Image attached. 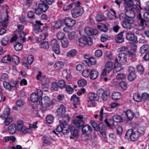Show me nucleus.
Returning <instances> with one entry per match:
<instances>
[{"mask_svg":"<svg viewBox=\"0 0 149 149\" xmlns=\"http://www.w3.org/2000/svg\"><path fill=\"white\" fill-rule=\"evenodd\" d=\"M3 120H5L3 122V123L6 126L8 125L13 120V118L10 117H8L7 118H6V119H4Z\"/></svg>","mask_w":149,"mask_h":149,"instance_id":"43","label":"nucleus"},{"mask_svg":"<svg viewBox=\"0 0 149 149\" xmlns=\"http://www.w3.org/2000/svg\"><path fill=\"white\" fill-rule=\"evenodd\" d=\"M50 45L53 50L56 54L58 55L60 53V48L59 44L56 39L52 40L50 42Z\"/></svg>","mask_w":149,"mask_h":149,"instance_id":"8","label":"nucleus"},{"mask_svg":"<svg viewBox=\"0 0 149 149\" xmlns=\"http://www.w3.org/2000/svg\"><path fill=\"white\" fill-rule=\"evenodd\" d=\"M63 21L61 20H58L56 22L54 26L56 29H58L60 28L63 23Z\"/></svg>","mask_w":149,"mask_h":149,"instance_id":"61","label":"nucleus"},{"mask_svg":"<svg viewBox=\"0 0 149 149\" xmlns=\"http://www.w3.org/2000/svg\"><path fill=\"white\" fill-rule=\"evenodd\" d=\"M90 78L91 79L94 80L96 79L98 76V72L95 70H92L90 72Z\"/></svg>","mask_w":149,"mask_h":149,"instance_id":"29","label":"nucleus"},{"mask_svg":"<svg viewBox=\"0 0 149 149\" xmlns=\"http://www.w3.org/2000/svg\"><path fill=\"white\" fill-rule=\"evenodd\" d=\"M137 71L140 75H142L145 71L144 68L141 64H138L136 66Z\"/></svg>","mask_w":149,"mask_h":149,"instance_id":"27","label":"nucleus"},{"mask_svg":"<svg viewBox=\"0 0 149 149\" xmlns=\"http://www.w3.org/2000/svg\"><path fill=\"white\" fill-rule=\"evenodd\" d=\"M41 83L44 86L48 85L50 82L49 79L45 76H43L41 79Z\"/></svg>","mask_w":149,"mask_h":149,"instance_id":"33","label":"nucleus"},{"mask_svg":"<svg viewBox=\"0 0 149 149\" xmlns=\"http://www.w3.org/2000/svg\"><path fill=\"white\" fill-rule=\"evenodd\" d=\"M65 88L68 94L72 93L74 91L73 88L70 85H67Z\"/></svg>","mask_w":149,"mask_h":149,"instance_id":"54","label":"nucleus"},{"mask_svg":"<svg viewBox=\"0 0 149 149\" xmlns=\"http://www.w3.org/2000/svg\"><path fill=\"white\" fill-rule=\"evenodd\" d=\"M31 100L32 102L34 103L39 101V104L41 105L42 104H45V103H47L48 101V97L45 96L42 100L41 96H39L38 94L35 93H32L31 94Z\"/></svg>","mask_w":149,"mask_h":149,"instance_id":"4","label":"nucleus"},{"mask_svg":"<svg viewBox=\"0 0 149 149\" xmlns=\"http://www.w3.org/2000/svg\"><path fill=\"white\" fill-rule=\"evenodd\" d=\"M80 4L79 1L71 4V6L72 7L71 13L73 17L76 18L81 15L83 13L84 10L81 6H80Z\"/></svg>","mask_w":149,"mask_h":149,"instance_id":"2","label":"nucleus"},{"mask_svg":"<svg viewBox=\"0 0 149 149\" xmlns=\"http://www.w3.org/2000/svg\"><path fill=\"white\" fill-rule=\"evenodd\" d=\"M63 66V63L61 61L56 62L54 65V67L55 68L58 70L61 69Z\"/></svg>","mask_w":149,"mask_h":149,"instance_id":"49","label":"nucleus"},{"mask_svg":"<svg viewBox=\"0 0 149 149\" xmlns=\"http://www.w3.org/2000/svg\"><path fill=\"white\" fill-rule=\"evenodd\" d=\"M110 93L109 90L107 89L104 91L102 88L99 89L97 91L99 96H100L102 100L104 101L107 100L109 98Z\"/></svg>","mask_w":149,"mask_h":149,"instance_id":"7","label":"nucleus"},{"mask_svg":"<svg viewBox=\"0 0 149 149\" xmlns=\"http://www.w3.org/2000/svg\"><path fill=\"white\" fill-rule=\"evenodd\" d=\"M124 32V31L120 32L118 34L117 36L115 38V40L116 42L121 43L124 41V40L123 38V34Z\"/></svg>","mask_w":149,"mask_h":149,"instance_id":"20","label":"nucleus"},{"mask_svg":"<svg viewBox=\"0 0 149 149\" xmlns=\"http://www.w3.org/2000/svg\"><path fill=\"white\" fill-rule=\"evenodd\" d=\"M3 84L4 87L9 91H10L13 88L15 87L16 86L15 84L13 82H10L9 83L5 81H3Z\"/></svg>","mask_w":149,"mask_h":149,"instance_id":"18","label":"nucleus"},{"mask_svg":"<svg viewBox=\"0 0 149 149\" xmlns=\"http://www.w3.org/2000/svg\"><path fill=\"white\" fill-rule=\"evenodd\" d=\"M149 49V46L148 45H142L140 48L139 51L141 54H143L147 52Z\"/></svg>","mask_w":149,"mask_h":149,"instance_id":"37","label":"nucleus"},{"mask_svg":"<svg viewBox=\"0 0 149 149\" xmlns=\"http://www.w3.org/2000/svg\"><path fill=\"white\" fill-rule=\"evenodd\" d=\"M85 32L88 35H96L98 33L97 29H93L92 28L88 27L84 29Z\"/></svg>","mask_w":149,"mask_h":149,"instance_id":"15","label":"nucleus"},{"mask_svg":"<svg viewBox=\"0 0 149 149\" xmlns=\"http://www.w3.org/2000/svg\"><path fill=\"white\" fill-rule=\"evenodd\" d=\"M135 0L138 3L137 4L136 3V5H135L134 1L132 0H131V18H134L135 16V11L134 9L136 10V9L138 8V7L140 9H142V8L141 7L140 5V0Z\"/></svg>","mask_w":149,"mask_h":149,"instance_id":"9","label":"nucleus"},{"mask_svg":"<svg viewBox=\"0 0 149 149\" xmlns=\"http://www.w3.org/2000/svg\"><path fill=\"white\" fill-rule=\"evenodd\" d=\"M23 46L22 45L21 43H19L14 46V47L16 51H20L22 49Z\"/></svg>","mask_w":149,"mask_h":149,"instance_id":"58","label":"nucleus"},{"mask_svg":"<svg viewBox=\"0 0 149 149\" xmlns=\"http://www.w3.org/2000/svg\"><path fill=\"white\" fill-rule=\"evenodd\" d=\"M70 117L68 115H65L63 117L62 120L61 121V123L62 124H64V125L67 124V123L69 121Z\"/></svg>","mask_w":149,"mask_h":149,"instance_id":"44","label":"nucleus"},{"mask_svg":"<svg viewBox=\"0 0 149 149\" xmlns=\"http://www.w3.org/2000/svg\"><path fill=\"white\" fill-rule=\"evenodd\" d=\"M10 113V109L6 108L5 109L3 113L1 115L0 117L3 119H6V118L8 117Z\"/></svg>","mask_w":149,"mask_h":149,"instance_id":"21","label":"nucleus"},{"mask_svg":"<svg viewBox=\"0 0 149 149\" xmlns=\"http://www.w3.org/2000/svg\"><path fill=\"white\" fill-rule=\"evenodd\" d=\"M39 46L42 48L48 49L49 47V45L48 42L44 41L39 44Z\"/></svg>","mask_w":149,"mask_h":149,"instance_id":"38","label":"nucleus"},{"mask_svg":"<svg viewBox=\"0 0 149 149\" xmlns=\"http://www.w3.org/2000/svg\"><path fill=\"white\" fill-rule=\"evenodd\" d=\"M104 121L108 127H111L112 128L113 127H115L114 123L112 119L106 118L104 120Z\"/></svg>","mask_w":149,"mask_h":149,"instance_id":"25","label":"nucleus"},{"mask_svg":"<svg viewBox=\"0 0 149 149\" xmlns=\"http://www.w3.org/2000/svg\"><path fill=\"white\" fill-rule=\"evenodd\" d=\"M136 130L137 131L140 136H141L144 134L145 133L146 129L143 127H140L138 128H136Z\"/></svg>","mask_w":149,"mask_h":149,"instance_id":"26","label":"nucleus"},{"mask_svg":"<svg viewBox=\"0 0 149 149\" xmlns=\"http://www.w3.org/2000/svg\"><path fill=\"white\" fill-rule=\"evenodd\" d=\"M106 19V17L102 15H98L96 17V20L97 22L104 20Z\"/></svg>","mask_w":149,"mask_h":149,"instance_id":"46","label":"nucleus"},{"mask_svg":"<svg viewBox=\"0 0 149 149\" xmlns=\"http://www.w3.org/2000/svg\"><path fill=\"white\" fill-rule=\"evenodd\" d=\"M17 129L18 131L24 133H27L29 132L30 129L26 128L24 125V122L22 120H19L17 124Z\"/></svg>","mask_w":149,"mask_h":149,"instance_id":"10","label":"nucleus"},{"mask_svg":"<svg viewBox=\"0 0 149 149\" xmlns=\"http://www.w3.org/2000/svg\"><path fill=\"white\" fill-rule=\"evenodd\" d=\"M70 101L73 102V104L75 107H76V105L79 104L80 100L78 97H77L75 95L72 96L70 99Z\"/></svg>","mask_w":149,"mask_h":149,"instance_id":"24","label":"nucleus"},{"mask_svg":"<svg viewBox=\"0 0 149 149\" xmlns=\"http://www.w3.org/2000/svg\"><path fill=\"white\" fill-rule=\"evenodd\" d=\"M78 83L79 86L81 87L85 86L86 84L87 81L84 79H81L78 81Z\"/></svg>","mask_w":149,"mask_h":149,"instance_id":"55","label":"nucleus"},{"mask_svg":"<svg viewBox=\"0 0 149 149\" xmlns=\"http://www.w3.org/2000/svg\"><path fill=\"white\" fill-rule=\"evenodd\" d=\"M17 130L16 125L15 124H12L8 127V132L10 134H15Z\"/></svg>","mask_w":149,"mask_h":149,"instance_id":"22","label":"nucleus"},{"mask_svg":"<svg viewBox=\"0 0 149 149\" xmlns=\"http://www.w3.org/2000/svg\"><path fill=\"white\" fill-rule=\"evenodd\" d=\"M11 60L16 64H19L20 62L19 57L15 55L12 56Z\"/></svg>","mask_w":149,"mask_h":149,"instance_id":"52","label":"nucleus"},{"mask_svg":"<svg viewBox=\"0 0 149 149\" xmlns=\"http://www.w3.org/2000/svg\"><path fill=\"white\" fill-rule=\"evenodd\" d=\"M35 22L36 23L34 25L33 32V34H38L41 31V26L43 25V24L40 21L36 20Z\"/></svg>","mask_w":149,"mask_h":149,"instance_id":"14","label":"nucleus"},{"mask_svg":"<svg viewBox=\"0 0 149 149\" xmlns=\"http://www.w3.org/2000/svg\"><path fill=\"white\" fill-rule=\"evenodd\" d=\"M124 113H125L127 120V123H128L129 121L130 120V110L127 109L126 111H124Z\"/></svg>","mask_w":149,"mask_h":149,"instance_id":"50","label":"nucleus"},{"mask_svg":"<svg viewBox=\"0 0 149 149\" xmlns=\"http://www.w3.org/2000/svg\"><path fill=\"white\" fill-rule=\"evenodd\" d=\"M70 130L71 134L73 136H78V130L75 128L74 127H72L70 129Z\"/></svg>","mask_w":149,"mask_h":149,"instance_id":"47","label":"nucleus"},{"mask_svg":"<svg viewBox=\"0 0 149 149\" xmlns=\"http://www.w3.org/2000/svg\"><path fill=\"white\" fill-rule=\"evenodd\" d=\"M11 61V58L10 56L9 55L5 56L2 59L1 61L4 63H7L8 62H10Z\"/></svg>","mask_w":149,"mask_h":149,"instance_id":"45","label":"nucleus"},{"mask_svg":"<svg viewBox=\"0 0 149 149\" xmlns=\"http://www.w3.org/2000/svg\"><path fill=\"white\" fill-rule=\"evenodd\" d=\"M106 126L104 124L102 125L101 127L99 126V131L100 134L104 137H105L106 136Z\"/></svg>","mask_w":149,"mask_h":149,"instance_id":"28","label":"nucleus"},{"mask_svg":"<svg viewBox=\"0 0 149 149\" xmlns=\"http://www.w3.org/2000/svg\"><path fill=\"white\" fill-rule=\"evenodd\" d=\"M38 7H39L43 12H45L48 9L49 6L45 3H42L39 4Z\"/></svg>","mask_w":149,"mask_h":149,"instance_id":"32","label":"nucleus"},{"mask_svg":"<svg viewBox=\"0 0 149 149\" xmlns=\"http://www.w3.org/2000/svg\"><path fill=\"white\" fill-rule=\"evenodd\" d=\"M106 54L109 59H112L113 58V53L110 51H107L106 52Z\"/></svg>","mask_w":149,"mask_h":149,"instance_id":"64","label":"nucleus"},{"mask_svg":"<svg viewBox=\"0 0 149 149\" xmlns=\"http://www.w3.org/2000/svg\"><path fill=\"white\" fill-rule=\"evenodd\" d=\"M141 101L144 102L149 101V94L146 93H143L141 95Z\"/></svg>","mask_w":149,"mask_h":149,"instance_id":"36","label":"nucleus"},{"mask_svg":"<svg viewBox=\"0 0 149 149\" xmlns=\"http://www.w3.org/2000/svg\"><path fill=\"white\" fill-rule=\"evenodd\" d=\"M90 74L89 71L88 69L84 70L82 72V75L85 77H88Z\"/></svg>","mask_w":149,"mask_h":149,"instance_id":"63","label":"nucleus"},{"mask_svg":"<svg viewBox=\"0 0 149 149\" xmlns=\"http://www.w3.org/2000/svg\"><path fill=\"white\" fill-rule=\"evenodd\" d=\"M98 94L91 93L88 94V100H87L88 106V107H92L95 106L94 102L98 100L99 98Z\"/></svg>","mask_w":149,"mask_h":149,"instance_id":"5","label":"nucleus"},{"mask_svg":"<svg viewBox=\"0 0 149 149\" xmlns=\"http://www.w3.org/2000/svg\"><path fill=\"white\" fill-rule=\"evenodd\" d=\"M116 128L117 129V133L119 135H120L122 132L123 129L122 127L119 125H116V127H113V128Z\"/></svg>","mask_w":149,"mask_h":149,"instance_id":"59","label":"nucleus"},{"mask_svg":"<svg viewBox=\"0 0 149 149\" xmlns=\"http://www.w3.org/2000/svg\"><path fill=\"white\" fill-rule=\"evenodd\" d=\"M126 77L125 75L123 73L118 74L116 76L117 79L120 80L125 79Z\"/></svg>","mask_w":149,"mask_h":149,"instance_id":"53","label":"nucleus"},{"mask_svg":"<svg viewBox=\"0 0 149 149\" xmlns=\"http://www.w3.org/2000/svg\"><path fill=\"white\" fill-rule=\"evenodd\" d=\"M113 63L111 61H109L106 63L105 68L103 70L102 72V76L106 75V73L109 72L112 70Z\"/></svg>","mask_w":149,"mask_h":149,"instance_id":"11","label":"nucleus"},{"mask_svg":"<svg viewBox=\"0 0 149 149\" xmlns=\"http://www.w3.org/2000/svg\"><path fill=\"white\" fill-rule=\"evenodd\" d=\"M85 61L88 65L90 66L92 65H95L96 63V60L95 58L91 57H90V58H89L88 60Z\"/></svg>","mask_w":149,"mask_h":149,"instance_id":"34","label":"nucleus"},{"mask_svg":"<svg viewBox=\"0 0 149 149\" xmlns=\"http://www.w3.org/2000/svg\"><path fill=\"white\" fill-rule=\"evenodd\" d=\"M81 131L83 134L87 133L89 131L91 132L92 129L91 126L88 125H85L82 126Z\"/></svg>","mask_w":149,"mask_h":149,"instance_id":"23","label":"nucleus"},{"mask_svg":"<svg viewBox=\"0 0 149 149\" xmlns=\"http://www.w3.org/2000/svg\"><path fill=\"white\" fill-rule=\"evenodd\" d=\"M75 32L72 31L70 32L68 34V38L70 40L74 39L75 37Z\"/></svg>","mask_w":149,"mask_h":149,"instance_id":"62","label":"nucleus"},{"mask_svg":"<svg viewBox=\"0 0 149 149\" xmlns=\"http://www.w3.org/2000/svg\"><path fill=\"white\" fill-rule=\"evenodd\" d=\"M133 100L136 102H140L141 101V96L138 94L134 93L133 96Z\"/></svg>","mask_w":149,"mask_h":149,"instance_id":"39","label":"nucleus"},{"mask_svg":"<svg viewBox=\"0 0 149 149\" xmlns=\"http://www.w3.org/2000/svg\"><path fill=\"white\" fill-rule=\"evenodd\" d=\"M121 97V93L119 92L113 93L112 95V98L114 100H119Z\"/></svg>","mask_w":149,"mask_h":149,"instance_id":"31","label":"nucleus"},{"mask_svg":"<svg viewBox=\"0 0 149 149\" xmlns=\"http://www.w3.org/2000/svg\"><path fill=\"white\" fill-rule=\"evenodd\" d=\"M130 52L127 51L125 53L124 52H120L118 54V57L119 61L122 63H124L127 62V56H130Z\"/></svg>","mask_w":149,"mask_h":149,"instance_id":"12","label":"nucleus"},{"mask_svg":"<svg viewBox=\"0 0 149 149\" xmlns=\"http://www.w3.org/2000/svg\"><path fill=\"white\" fill-rule=\"evenodd\" d=\"M62 133L64 134H67L69 133L70 130V125L68 124H64L62 128Z\"/></svg>","mask_w":149,"mask_h":149,"instance_id":"30","label":"nucleus"},{"mask_svg":"<svg viewBox=\"0 0 149 149\" xmlns=\"http://www.w3.org/2000/svg\"><path fill=\"white\" fill-rule=\"evenodd\" d=\"M124 6L126 15L123 13L119 15L120 19L124 18L125 20L122 23L123 26L127 29L130 28V17L129 16L130 13V0H124Z\"/></svg>","mask_w":149,"mask_h":149,"instance_id":"1","label":"nucleus"},{"mask_svg":"<svg viewBox=\"0 0 149 149\" xmlns=\"http://www.w3.org/2000/svg\"><path fill=\"white\" fill-rule=\"evenodd\" d=\"M76 118L77 119L75 120L74 121V123L77 127L79 128L84 124V117L80 115L77 116Z\"/></svg>","mask_w":149,"mask_h":149,"instance_id":"13","label":"nucleus"},{"mask_svg":"<svg viewBox=\"0 0 149 149\" xmlns=\"http://www.w3.org/2000/svg\"><path fill=\"white\" fill-rule=\"evenodd\" d=\"M62 47L64 48L66 47L68 45V41L67 39H63L61 41Z\"/></svg>","mask_w":149,"mask_h":149,"instance_id":"57","label":"nucleus"},{"mask_svg":"<svg viewBox=\"0 0 149 149\" xmlns=\"http://www.w3.org/2000/svg\"><path fill=\"white\" fill-rule=\"evenodd\" d=\"M54 118V117L53 116L49 115L46 117V120L49 123L51 124L53 122Z\"/></svg>","mask_w":149,"mask_h":149,"instance_id":"60","label":"nucleus"},{"mask_svg":"<svg viewBox=\"0 0 149 149\" xmlns=\"http://www.w3.org/2000/svg\"><path fill=\"white\" fill-rule=\"evenodd\" d=\"M58 84L59 87L62 89L65 88L66 86L65 81L62 79L58 81Z\"/></svg>","mask_w":149,"mask_h":149,"instance_id":"48","label":"nucleus"},{"mask_svg":"<svg viewBox=\"0 0 149 149\" xmlns=\"http://www.w3.org/2000/svg\"><path fill=\"white\" fill-rule=\"evenodd\" d=\"M77 53V51L75 49H72L68 52L67 54V55L69 57H73L75 56Z\"/></svg>","mask_w":149,"mask_h":149,"instance_id":"40","label":"nucleus"},{"mask_svg":"<svg viewBox=\"0 0 149 149\" xmlns=\"http://www.w3.org/2000/svg\"><path fill=\"white\" fill-rule=\"evenodd\" d=\"M90 123L95 131H97L99 130V126H97V124L95 121L91 120L90 121Z\"/></svg>","mask_w":149,"mask_h":149,"instance_id":"51","label":"nucleus"},{"mask_svg":"<svg viewBox=\"0 0 149 149\" xmlns=\"http://www.w3.org/2000/svg\"><path fill=\"white\" fill-rule=\"evenodd\" d=\"M136 18L137 19L140 21V24H139V26H140L141 28L139 29V30H143L144 29V23L145 19L142 17V15L141 13H139L136 16Z\"/></svg>","mask_w":149,"mask_h":149,"instance_id":"19","label":"nucleus"},{"mask_svg":"<svg viewBox=\"0 0 149 149\" xmlns=\"http://www.w3.org/2000/svg\"><path fill=\"white\" fill-rule=\"evenodd\" d=\"M86 37H82L79 39V45L81 47H83L86 45Z\"/></svg>","mask_w":149,"mask_h":149,"instance_id":"35","label":"nucleus"},{"mask_svg":"<svg viewBox=\"0 0 149 149\" xmlns=\"http://www.w3.org/2000/svg\"><path fill=\"white\" fill-rule=\"evenodd\" d=\"M59 86L56 82H54L52 84V90L55 91H58Z\"/></svg>","mask_w":149,"mask_h":149,"instance_id":"56","label":"nucleus"},{"mask_svg":"<svg viewBox=\"0 0 149 149\" xmlns=\"http://www.w3.org/2000/svg\"><path fill=\"white\" fill-rule=\"evenodd\" d=\"M65 24L68 26H72L76 23V21L71 18L67 17L64 19Z\"/></svg>","mask_w":149,"mask_h":149,"instance_id":"16","label":"nucleus"},{"mask_svg":"<svg viewBox=\"0 0 149 149\" xmlns=\"http://www.w3.org/2000/svg\"><path fill=\"white\" fill-rule=\"evenodd\" d=\"M65 112V108L64 105L61 104L57 109V115L59 117H61Z\"/></svg>","mask_w":149,"mask_h":149,"instance_id":"17","label":"nucleus"},{"mask_svg":"<svg viewBox=\"0 0 149 149\" xmlns=\"http://www.w3.org/2000/svg\"><path fill=\"white\" fill-rule=\"evenodd\" d=\"M131 126L132 128H131V141H136L140 136L136 130L137 125L136 123L133 124L131 123Z\"/></svg>","mask_w":149,"mask_h":149,"instance_id":"6","label":"nucleus"},{"mask_svg":"<svg viewBox=\"0 0 149 149\" xmlns=\"http://www.w3.org/2000/svg\"><path fill=\"white\" fill-rule=\"evenodd\" d=\"M0 22L3 27L6 28L8 23V19L5 18L4 19H3L0 17Z\"/></svg>","mask_w":149,"mask_h":149,"instance_id":"42","label":"nucleus"},{"mask_svg":"<svg viewBox=\"0 0 149 149\" xmlns=\"http://www.w3.org/2000/svg\"><path fill=\"white\" fill-rule=\"evenodd\" d=\"M113 120L116 122H120L122 121V118L120 116L117 115H115L112 117Z\"/></svg>","mask_w":149,"mask_h":149,"instance_id":"41","label":"nucleus"},{"mask_svg":"<svg viewBox=\"0 0 149 149\" xmlns=\"http://www.w3.org/2000/svg\"><path fill=\"white\" fill-rule=\"evenodd\" d=\"M138 43L137 37L133 33L131 32V58L136 57V51Z\"/></svg>","mask_w":149,"mask_h":149,"instance_id":"3","label":"nucleus"}]
</instances>
